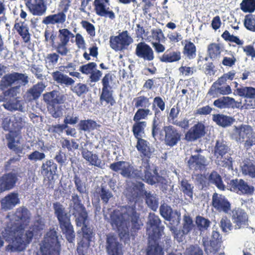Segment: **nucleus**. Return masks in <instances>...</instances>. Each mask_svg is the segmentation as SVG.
Returning <instances> with one entry per match:
<instances>
[{
    "label": "nucleus",
    "instance_id": "f257e3e1",
    "mask_svg": "<svg viewBox=\"0 0 255 255\" xmlns=\"http://www.w3.org/2000/svg\"><path fill=\"white\" fill-rule=\"evenodd\" d=\"M30 219V213L24 207L16 209L2 235L6 241L10 244L7 246V251H22L29 244L33 237L32 231L24 230Z\"/></svg>",
    "mask_w": 255,
    "mask_h": 255
},
{
    "label": "nucleus",
    "instance_id": "f03ea898",
    "mask_svg": "<svg viewBox=\"0 0 255 255\" xmlns=\"http://www.w3.org/2000/svg\"><path fill=\"white\" fill-rule=\"evenodd\" d=\"M130 222L133 230L139 229L142 225L139 214L133 206L123 207L121 211L115 210L110 214V223L114 228L117 229L121 239H128Z\"/></svg>",
    "mask_w": 255,
    "mask_h": 255
},
{
    "label": "nucleus",
    "instance_id": "7ed1b4c3",
    "mask_svg": "<svg viewBox=\"0 0 255 255\" xmlns=\"http://www.w3.org/2000/svg\"><path fill=\"white\" fill-rule=\"evenodd\" d=\"M26 118L19 113H16L10 117L3 119L2 127L9 132L5 135L9 149L16 154L22 153L23 148L19 145L21 138V130L24 128Z\"/></svg>",
    "mask_w": 255,
    "mask_h": 255
},
{
    "label": "nucleus",
    "instance_id": "20e7f679",
    "mask_svg": "<svg viewBox=\"0 0 255 255\" xmlns=\"http://www.w3.org/2000/svg\"><path fill=\"white\" fill-rule=\"evenodd\" d=\"M161 221L158 216L150 213L148 217L146 232L148 235V247L146 255H163L161 244L159 240L162 236L163 228L160 226Z\"/></svg>",
    "mask_w": 255,
    "mask_h": 255
},
{
    "label": "nucleus",
    "instance_id": "39448f33",
    "mask_svg": "<svg viewBox=\"0 0 255 255\" xmlns=\"http://www.w3.org/2000/svg\"><path fill=\"white\" fill-rule=\"evenodd\" d=\"M110 168L128 178H136L143 180L145 172L149 168V160L143 158L141 165L135 168L129 162L120 161L110 164Z\"/></svg>",
    "mask_w": 255,
    "mask_h": 255
},
{
    "label": "nucleus",
    "instance_id": "423d86ee",
    "mask_svg": "<svg viewBox=\"0 0 255 255\" xmlns=\"http://www.w3.org/2000/svg\"><path fill=\"white\" fill-rule=\"evenodd\" d=\"M53 208L62 233L65 235L69 243H73L75 238V232L65 208L59 202L53 203Z\"/></svg>",
    "mask_w": 255,
    "mask_h": 255
},
{
    "label": "nucleus",
    "instance_id": "0eeeda50",
    "mask_svg": "<svg viewBox=\"0 0 255 255\" xmlns=\"http://www.w3.org/2000/svg\"><path fill=\"white\" fill-rule=\"evenodd\" d=\"M40 251L42 255H59L60 244L55 229H51L46 233L40 244Z\"/></svg>",
    "mask_w": 255,
    "mask_h": 255
},
{
    "label": "nucleus",
    "instance_id": "6e6552de",
    "mask_svg": "<svg viewBox=\"0 0 255 255\" xmlns=\"http://www.w3.org/2000/svg\"><path fill=\"white\" fill-rule=\"evenodd\" d=\"M234 135L238 142H244V147L248 150L255 145V132H253L252 128L247 125H242L236 127Z\"/></svg>",
    "mask_w": 255,
    "mask_h": 255
},
{
    "label": "nucleus",
    "instance_id": "1a4fd4ad",
    "mask_svg": "<svg viewBox=\"0 0 255 255\" xmlns=\"http://www.w3.org/2000/svg\"><path fill=\"white\" fill-rule=\"evenodd\" d=\"M28 82V76L25 74L17 72L7 74L0 81V90L4 91L13 84L25 85Z\"/></svg>",
    "mask_w": 255,
    "mask_h": 255
},
{
    "label": "nucleus",
    "instance_id": "9d476101",
    "mask_svg": "<svg viewBox=\"0 0 255 255\" xmlns=\"http://www.w3.org/2000/svg\"><path fill=\"white\" fill-rule=\"evenodd\" d=\"M229 148L226 142L222 139L217 140L214 149V154L216 157V163L221 166H229L231 165L232 158L228 157L224 159V156L228 152Z\"/></svg>",
    "mask_w": 255,
    "mask_h": 255
},
{
    "label": "nucleus",
    "instance_id": "9b49d317",
    "mask_svg": "<svg viewBox=\"0 0 255 255\" xmlns=\"http://www.w3.org/2000/svg\"><path fill=\"white\" fill-rule=\"evenodd\" d=\"M222 236L219 232L213 231L212 240L208 241L207 237H203L202 239V245L207 255H213L220 251L221 247V240Z\"/></svg>",
    "mask_w": 255,
    "mask_h": 255
},
{
    "label": "nucleus",
    "instance_id": "f8f14e48",
    "mask_svg": "<svg viewBox=\"0 0 255 255\" xmlns=\"http://www.w3.org/2000/svg\"><path fill=\"white\" fill-rule=\"evenodd\" d=\"M202 151L201 149H196L191 156L186 157L185 161L190 169L199 172L205 169L207 165V159L200 154Z\"/></svg>",
    "mask_w": 255,
    "mask_h": 255
},
{
    "label": "nucleus",
    "instance_id": "ddd939ff",
    "mask_svg": "<svg viewBox=\"0 0 255 255\" xmlns=\"http://www.w3.org/2000/svg\"><path fill=\"white\" fill-rule=\"evenodd\" d=\"M143 181L150 185L158 183L161 186L163 191H166L168 189V186H171L169 184L170 182L164 177L158 175L156 169L152 170L149 164V168L145 172ZM173 185L171 186L172 189H173Z\"/></svg>",
    "mask_w": 255,
    "mask_h": 255
},
{
    "label": "nucleus",
    "instance_id": "4468645a",
    "mask_svg": "<svg viewBox=\"0 0 255 255\" xmlns=\"http://www.w3.org/2000/svg\"><path fill=\"white\" fill-rule=\"evenodd\" d=\"M133 41L132 38L128 35L127 31H124L118 36L110 37L111 47L116 51H122L126 49Z\"/></svg>",
    "mask_w": 255,
    "mask_h": 255
},
{
    "label": "nucleus",
    "instance_id": "2eb2a0df",
    "mask_svg": "<svg viewBox=\"0 0 255 255\" xmlns=\"http://www.w3.org/2000/svg\"><path fill=\"white\" fill-rule=\"evenodd\" d=\"M228 185L231 191L240 195H252L255 191L254 187L249 185L247 182L241 179L231 180Z\"/></svg>",
    "mask_w": 255,
    "mask_h": 255
},
{
    "label": "nucleus",
    "instance_id": "dca6fc26",
    "mask_svg": "<svg viewBox=\"0 0 255 255\" xmlns=\"http://www.w3.org/2000/svg\"><path fill=\"white\" fill-rule=\"evenodd\" d=\"M213 207L219 212L228 214L231 211V205L225 196L216 193L213 194L212 199Z\"/></svg>",
    "mask_w": 255,
    "mask_h": 255
},
{
    "label": "nucleus",
    "instance_id": "f3484780",
    "mask_svg": "<svg viewBox=\"0 0 255 255\" xmlns=\"http://www.w3.org/2000/svg\"><path fill=\"white\" fill-rule=\"evenodd\" d=\"M106 248L109 255H123L122 245L115 235L110 234L107 235Z\"/></svg>",
    "mask_w": 255,
    "mask_h": 255
},
{
    "label": "nucleus",
    "instance_id": "a211bd4d",
    "mask_svg": "<svg viewBox=\"0 0 255 255\" xmlns=\"http://www.w3.org/2000/svg\"><path fill=\"white\" fill-rule=\"evenodd\" d=\"M163 130L165 133L164 142L166 145L173 147L180 140L181 133L173 126H165Z\"/></svg>",
    "mask_w": 255,
    "mask_h": 255
},
{
    "label": "nucleus",
    "instance_id": "6ab92c4d",
    "mask_svg": "<svg viewBox=\"0 0 255 255\" xmlns=\"http://www.w3.org/2000/svg\"><path fill=\"white\" fill-rule=\"evenodd\" d=\"M17 181V176L14 173H8L0 176V193L13 188Z\"/></svg>",
    "mask_w": 255,
    "mask_h": 255
},
{
    "label": "nucleus",
    "instance_id": "aec40b11",
    "mask_svg": "<svg viewBox=\"0 0 255 255\" xmlns=\"http://www.w3.org/2000/svg\"><path fill=\"white\" fill-rule=\"evenodd\" d=\"M26 6L33 15L42 16L47 10V6L44 0H27Z\"/></svg>",
    "mask_w": 255,
    "mask_h": 255
},
{
    "label": "nucleus",
    "instance_id": "412c9836",
    "mask_svg": "<svg viewBox=\"0 0 255 255\" xmlns=\"http://www.w3.org/2000/svg\"><path fill=\"white\" fill-rule=\"evenodd\" d=\"M135 53L138 57L144 60L150 61L154 58L152 49L144 42H140L137 44Z\"/></svg>",
    "mask_w": 255,
    "mask_h": 255
},
{
    "label": "nucleus",
    "instance_id": "4be33fe9",
    "mask_svg": "<svg viewBox=\"0 0 255 255\" xmlns=\"http://www.w3.org/2000/svg\"><path fill=\"white\" fill-rule=\"evenodd\" d=\"M66 20V15L64 11L48 15L43 18L42 23L46 25H63Z\"/></svg>",
    "mask_w": 255,
    "mask_h": 255
},
{
    "label": "nucleus",
    "instance_id": "5701e85b",
    "mask_svg": "<svg viewBox=\"0 0 255 255\" xmlns=\"http://www.w3.org/2000/svg\"><path fill=\"white\" fill-rule=\"evenodd\" d=\"M232 219L235 229L245 228L248 225V215L242 209L238 208L232 211Z\"/></svg>",
    "mask_w": 255,
    "mask_h": 255
},
{
    "label": "nucleus",
    "instance_id": "b1692460",
    "mask_svg": "<svg viewBox=\"0 0 255 255\" xmlns=\"http://www.w3.org/2000/svg\"><path fill=\"white\" fill-rule=\"evenodd\" d=\"M43 99L48 105L63 104L66 100L65 95L58 91L53 90L43 95Z\"/></svg>",
    "mask_w": 255,
    "mask_h": 255
},
{
    "label": "nucleus",
    "instance_id": "393cba45",
    "mask_svg": "<svg viewBox=\"0 0 255 255\" xmlns=\"http://www.w3.org/2000/svg\"><path fill=\"white\" fill-rule=\"evenodd\" d=\"M19 202L18 194L11 192L0 200L1 208L3 211L10 210L19 204Z\"/></svg>",
    "mask_w": 255,
    "mask_h": 255
},
{
    "label": "nucleus",
    "instance_id": "a878e982",
    "mask_svg": "<svg viewBox=\"0 0 255 255\" xmlns=\"http://www.w3.org/2000/svg\"><path fill=\"white\" fill-rule=\"evenodd\" d=\"M205 133V126L202 123H198L192 127L185 134V139L187 141H194Z\"/></svg>",
    "mask_w": 255,
    "mask_h": 255
},
{
    "label": "nucleus",
    "instance_id": "bb28decb",
    "mask_svg": "<svg viewBox=\"0 0 255 255\" xmlns=\"http://www.w3.org/2000/svg\"><path fill=\"white\" fill-rule=\"evenodd\" d=\"M141 156L150 158L154 151V148L150 145L149 142L143 138L137 139L135 146Z\"/></svg>",
    "mask_w": 255,
    "mask_h": 255
},
{
    "label": "nucleus",
    "instance_id": "cd10ccee",
    "mask_svg": "<svg viewBox=\"0 0 255 255\" xmlns=\"http://www.w3.org/2000/svg\"><path fill=\"white\" fill-rule=\"evenodd\" d=\"M179 187L183 194L185 199L189 202L193 200L194 186L190 182L184 179L179 181Z\"/></svg>",
    "mask_w": 255,
    "mask_h": 255
},
{
    "label": "nucleus",
    "instance_id": "c85d7f7f",
    "mask_svg": "<svg viewBox=\"0 0 255 255\" xmlns=\"http://www.w3.org/2000/svg\"><path fill=\"white\" fill-rule=\"evenodd\" d=\"M83 158L88 163L89 165L94 166L101 169L104 168L105 163L99 156L91 151H84L82 155Z\"/></svg>",
    "mask_w": 255,
    "mask_h": 255
},
{
    "label": "nucleus",
    "instance_id": "c756f323",
    "mask_svg": "<svg viewBox=\"0 0 255 255\" xmlns=\"http://www.w3.org/2000/svg\"><path fill=\"white\" fill-rule=\"evenodd\" d=\"M3 106L5 109L11 112L19 111L23 112L25 111L23 102L17 98L9 100L3 104Z\"/></svg>",
    "mask_w": 255,
    "mask_h": 255
},
{
    "label": "nucleus",
    "instance_id": "7c9ffc66",
    "mask_svg": "<svg viewBox=\"0 0 255 255\" xmlns=\"http://www.w3.org/2000/svg\"><path fill=\"white\" fill-rule=\"evenodd\" d=\"M237 102L235 100L229 97H223L214 102V105L220 109L234 108Z\"/></svg>",
    "mask_w": 255,
    "mask_h": 255
},
{
    "label": "nucleus",
    "instance_id": "2f4dec72",
    "mask_svg": "<svg viewBox=\"0 0 255 255\" xmlns=\"http://www.w3.org/2000/svg\"><path fill=\"white\" fill-rule=\"evenodd\" d=\"M57 169V165L52 159L43 162L41 166V173L45 176L55 174Z\"/></svg>",
    "mask_w": 255,
    "mask_h": 255
},
{
    "label": "nucleus",
    "instance_id": "473e14b6",
    "mask_svg": "<svg viewBox=\"0 0 255 255\" xmlns=\"http://www.w3.org/2000/svg\"><path fill=\"white\" fill-rule=\"evenodd\" d=\"M53 79L57 83L69 86L73 85L75 81L67 75H64L61 72L57 71L52 73Z\"/></svg>",
    "mask_w": 255,
    "mask_h": 255
},
{
    "label": "nucleus",
    "instance_id": "72a5a7b5",
    "mask_svg": "<svg viewBox=\"0 0 255 255\" xmlns=\"http://www.w3.org/2000/svg\"><path fill=\"white\" fill-rule=\"evenodd\" d=\"M45 87V85L42 82H39L33 86L27 93L28 100L31 101L38 98L41 93L44 91Z\"/></svg>",
    "mask_w": 255,
    "mask_h": 255
},
{
    "label": "nucleus",
    "instance_id": "f704fd0d",
    "mask_svg": "<svg viewBox=\"0 0 255 255\" xmlns=\"http://www.w3.org/2000/svg\"><path fill=\"white\" fill-rule=\"evenodd\" d=\"M212 120L217 125L224 128L230 126L234 121L232 117L223 114L213 115Z\"/></svg>",
    "mask_w": 255,
    "mask_h": 255
},
{
    "label": "nucleus",
    "instance_id": "c9c22d12",
    "mask_svg": "<svg viewBox=\"0 0 255 255\" xmlns=\"http://www.w3.org/2000/svg\"><path fill=\"white\" fill-rule=\"evenodd\" d=\"M86 209L81 203L79 196L77 194H73L71 196V202L69 204V211L72 214L74 212L83 211Z\"/></svg>",
    "mask_w": 255,
    "mask_h": 255
},
{
    "label": "nucleus",
    "instance_id": "e433bc0d",
    "mask_svg": "<svg viewBox=\"0 0 255 255\" xmlns=\"http://www.w3.org/2000/svg\"><path fill=\"white\" fill-rule=\"evenodd\" d=\"M147 126V122H134L132 127V131L134 137L137 139L142 138L144 135V129Z\"/></svg>",
    "mask_w": 255,
    "mask_h": 255
},
{
    "label": "nucleus",
    "instance_id": "4c0bfd02",
    "mask_svg": "<svg viewBox=\"0 0 255 255\" xmlns=\"http://www.w3.org/2000/svg\"><path fill=\"white\" fill-rule=\"evenodd\" d=\"M160 61L166 63L177 62L181 59V53L179 51H167L159 57Z\"/></svg>",
    "mask_w": 255,
    "mask_h": 255
},
{
    "label": "nucleus",
    "instance_id": "58836bf2",
    "mask_svg": "<svg viewBox=\"0 0 255 255\" xmlns=\"http://www.w3.org/2000/svg\"><path fill=\"white\" fill-rule=\"evenodd\" d=\"M208 184L215 185L219 189L224 190L225 186L223 184L221 176L215 171H212L208 178Z\"/></svg>",
    "mask_w": 255,
    "mask_h": 255
},
{
    "label": "nucleus",
    "instance_id": "ea45409f",
    "mask_svg": "<svg viewBox=\"0 0 255 255\" xmlns=\"http://www.w3.org/2000/svg\"><path fill=\"white\" fill-rule=\"evenodd\" d=\"M14 28L22 37L25 42H28L29 41L30 36L29 32V28L24 22H22L21 23H16L14 24Z\"/></svg>",
    "mask_w": 255,
    "mask_h": 255
},
{
    "label": "nucleus",
    "instance_id": "a19ab883",
    "mask_svg": "<svg viewBox=\"0 0 255 255\" xmlns=\"http://www.w3.org/2000/svg\"><path fill=\"white\" fill-rule=\"evenodd\" d=\"M237 95L247 99L255 100V88L252 87L242 86L235 91Z\"/></svg>",
    "mask_w": 255,
    "mask_h": 255
},
{
    "label": "nucleus",
    "instance_id": "79ce46f5",
    "mask_svg": "<svg viewBox=\"0 0 255 255\" xmlns=\"http://www.w3.org/2000/svg\"><path fill=\"white\" fill-rule=\"evenodd\" d=\"M75 35L67 28L60 29L58 30V41L57 42L68 45L71 38Z\"/></svg>",
    "mask_w": 255,
    "mask_h": 255
},
{
    "label": "nucleus",
    "instance_id": "37998d69",
    "mask_svg": "<svg viewBox=\"0 0 255 255\" xmlns=\"http://www.w3.org/2000/svg\"><path fill=\"white\" fill-rule=\"evenodd\" d=\"M99 125L97 123L92 120H81L78 124L79 130L86 132L97 129Z\"/></svg>",
    "mask_w": 255,
    "mask_h": 255
},
{
    "label": "nucleus",
    "instance_id": "c03bdc74",
    "mask_svg": "<svg viewBox=\"0 0 255 255\" xmlns=\"http://www.w3.org/2000/svg\"><path fill=\"white\" fill-rule=\"evenodd\" d=\"M145 201L148 206L152 210L156 211L158 206V199L154 193L150 192H144Z\"/></svg>",
    "mask_w": 255,
    "mask_h": 255
},
{
    "label": "nucleus",
    "instance_id": "a18cd8bd",
    "mask_svg": "<svg viewBox=\"0 0 255 255\" xmlns=\"http://www.w3.org/2000/svg\"><path fill=\"white\" fill-rule=\"evenodd\" d=\"M242 173L251 178H255V164L250 160H246L241 166Z\"/></svg>",
    "mask_w": 255,
    "mask_h": 255
},
{
    "label": "nucleus",
    "instance_id": "49530a36",
    "mask_svg": "<svg viewBox=\"0 0 255 255\" xmlns=\"http://www.w3.org/2000/svg\"><path fill=\"white\" fill-rule=\"evenodd\" d=\"M94 4L96 12L99 16L104 15L105 10L109 9V0H95Z\"/></svg>",
    "mask_w": 255,
    "mask_h": 255
},
{
    "label": "nucleus",
    "instance_id": "de8ad7c7",
    "mask_svg": "<svg viewBox=\"0 0 255 255\" xmlns=\"http://www.w3.org/2000/svg\"><path fill=\"white\" fill-rule=\"evenodd\" d=\"M79 115L75 112L73 109L67 111L63 121L64 124L74 125L76 124L79 120Z\"/></svg>",
    "mask_w": 255,
    "mask_h": 255
},
{
    "label": "nucleus",
    "instance_id": "09e8293b",
    "mask_svg": "<svg viewBox=\"0 0 255 255\" xmlns=\"http://www.w3.org/2000/svg\"><path fill=\"white\" fill-rule=\"evenodd\" d=\"M111 89H102L100 100L101 102L105 101L107 104H110L112 106L116 104V101L113 96V91Z\"/></svg>",
    "mask_w": 255,
    "mask_h": 255
},
{
    "label": "nucleus",
    "instance_id": "8fccbe9b",
    "mask_svg": "<svg viewBox=\"0 0 255 255\" xmlns=\"http://www.w3.org/2000/svg\"><path fill=\"white\" fill-rule=\"evenodd\" d=\"M195 222L201 235L208 230L211 223L209 220L200 216L196 217Z\"/></svg>",
    "mask_w": 255,
    "mask_h": 255
},
{
    "label": "nucleus",
    "instance_id": "3c124183",
    "mask_svg": "<svg viewBox=\"0 0 255 255\" xmlns=\"http://www.w3.org/2000/svg\"><path fill=\"white\" fill-rule=\"evenodd\" d=\"M60 56L56 53H49L45 57V67L48 69H53L58 63Z\"/></svg>",
    "mask_w": 255,
    "mask_h": 255
},
{
    "label": "nucleus",
    "instance_id": "603ef678",
    "mask_svg": "<svg viewBox=\"0 0 255 255\" xmlns=\"http://www.w3.org/2000/svg\"><path fill=\"white\" fill-rule=\"evenodd\" d=\"M221 51V46L219 44L213 43L208 45V53L212 60L217 59L220 56Z\"/></svg>",
    "mask_w": 255,
    "mask_h": 255
},
{
    "label": "nucleus",
    "instance_id": "864d4df0",
    "mask_svg": "<svg viewBox=\"0 0 255 255\" xmlns=\"http://www.w3.org/2000/svg\"><path fill=\"white\" fill-rule=\"evenodd\" d=\"M194 227L192 218L188 214L183 216L182 232L183 234H188Z\"/></svg>",
    "mask_w": 255,
    "mask_h": 255
},
{
    "label": "nucleus",
    "instance_id": "5fc2aeb1",
    "mask_svg": "<svg viewBox=\"0 0 255 255\" xmlns=\"http://www.w3.org/2000/svg\"><path fill=\"white\" fill-rule=\"evenodd\" d=\"M72 215L75 218L76 225L78 227H83L86 225V222L88 218V214L86 209L79 212H74Z\"/></svg>",
    "mask_w": 255,
    "mask_h": 255
},
{
    "label": "nucleus",
    "instance_id": "6e6d98bb",
    "mask_svg": "<svg viewBox=\"0 0 255 255\" xmlns=\"http://www.w3.org/2000/svg\"><path fill=\"white\" fill-rule=\"evenodd\" d=\"M73 181L76 190L80 194H83L87 192V184L85 180L82 179L78 175L75 174L74 177Z\"/></svg>",
    "mask_w": 255,
    "mask_h": 255
},
{
    "label": "nucleus",
    "instance_id": "4d7b16f0",
    "mask_svg": "<svg viewBox=\"0 0 255 255\" xmlns=\"http://www.w3.org/2000/svg\"><path fill=\"white\" fill-rule=\"evenodd\" d=\"M151 114L152 113L149 109L139 108L135 113L133 120L134 122H141V120H146L147 117Z\"/></svg>",
    "mask_w": 255,
    "mask_h": 255
},
{
    "label": "nucleus",
    "instance_id": "13d9d810",
    "mask_svg": "<svg viewBox=\"0 0 255 255\" xmlns=\"http://www.w3.org/2000/svg\"><path fill=\"white\" fill-rule=\"evenodd\" d=\"M133 101L135 102V107L137 108L148 109L151 105L149 98L144 96L134 98Z\"/></svg>",
    "mask_w": 255,
    "mask_h": 255
},
{
    "label": "nucleus",
    "instance_id": "bf43d9fd",
    "mask_svg": "<svg viewBox=\"0 0 255 255\" xmlns=\"http://www.w3.org/2000/svg\"><path fill=\"white\" fill-rule=\"evenodd\" d=\"M196 47L192 42H189L187 43L183 50V54L189 59H193L196 56Z\"/></svg>",
    "mask_w": 255,
    "mask_h": 255
},
{
    "label": "nucleus",
    "instance_id": "052dcab7",
    "mask_svg": "<svg viewBox=\"0 0 255 255\" xmlns=\"http://www.w3.org/2000/svg\"><path fill=\"white\" fill-rule=\"evenodd\" d=\"M62 147L67 149L69 151H72L74 150L78 149L79 144L75 139L69 140L67 138H63L61 141Z\"/></svg>",
    "mask_w": 255,
    "mask_h": 255
},
{
    "label": "nucleus",
    "instance_id": "680f3d73",
    "mask_svg": "<svg viewBox=\"0 0 255 255\" xmlns=\"http://www.w3.org/2000/svg\"><path fill=\"white\" fill-rule=\"evenodd\" d=\"M52 47L56 51V53L61 56H66L70 53V50L68 45L57 42L55 44L52 43Z\"/></svg>",
    "mask_w": 255,
    "mask_h": 255
},
{
    "label": "nucleus",
    "instance_id": "e2e57ef3",
    "mask_svg": "<svg viewBox=\"0 0 255 255\" xmlns=\"http://www.w3.org/2000/svg\"><path fill=\"white\" fill-rule=\"evenodd\" d=\"M240 8L245 12H253L255 10V0H243Z\"/></svg>",
    "mask_w": 255,
    "mask_h": 255
},
{
    "label": "nucleus",
    "instance_id": "0e129e2a",
    "mask_svg": "<svg viewBox=\"0 0 255 255\" xmlns=\"http://www.w3.org/2000/svg\"><path fill=\"white\" fill-rule=\"evenodd\" d=\"M244 24L248 30L255 32V15L253 14L246 15Z\"/></svg>",
    "mask_w": 255,
    "mask_h": 255
},
{
    "label": "nucleus",
    "instance_id": "69168bd1",
    "mask_svg": "<svg viewBox=\"0 0 255 255\" xmlns=\"http://www.w3.org/2000/svg\"><path fill=\"white\" fill-rule=\"evenodd\" d=\"M219 225L222 231L224 233L229 232L233 228L230 220L226 216H223L221 219Z\"/></svg>",
    "mask_w": 255,
    "mask_h": 255
},
{
    "label": "nucleus",
    "instance_id": "338daca9",
    "mask_svg": "<svg viewBox=\"0 0 255 255\" xmlns=\"http://www.w3.org/2000/svg\"><path fill=\"white\" fill-rule=\"evenodd\" d=\"M48 111L51 116L55 119L61 117L63 115L62 107L55 105H49Z\"/></svg>",
    "mask_w": 255,
    "mask_h": 255
},
{
    "label": "nucleus",
    "instance_id": "774afa93",
    "mask_svg": "<svg viewBox=\"0 0 255 255\" xmlns=\"http://www.w3.org/2000/svg\"><path fill=\"white\" fill-rule=\"evenodd\" d=\"M71 90L78 96L80 97L88 92L89 88L86 85L80 83L74 86Z\"/></svg>",
    "mask_w": 255,
    "mask_h": 255
}]
</instances>
